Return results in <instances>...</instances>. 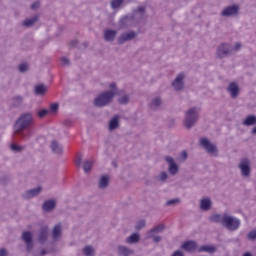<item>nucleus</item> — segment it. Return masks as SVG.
<instances>
[{"mask_svg": "<svg viewBox=\"0 0 256 256\" xmlns=\"http://www.w3.org/2000/svg\"><path fill=\"white\" fill-rule=\"evenodd\" d=\"M110 91L104 92L100 94L96 99L94 100V104L96 107H105V105H109L111 101L113 100V97L116 95H123V91L117 90V86L115 83H111L109 85Z\"/></svg>", "mask_w": 256, "mask_h": 256, "instance_id": "1", "label": "nucleus"}, {"mask_svg": "<svg viewBox=\"0 0 256 256\" xmlns=\"http://www.w3.org/2000/svg\"><path fill=\"white\" fill-rule=\"evenodd\" d=\"M31 123H33V116L29 113H26L22 115L16 122L14 126V131L16 135H22V137H25L27 133V129Z\"/></svg>", "mask_w": 256, "mask_h": 256, "instance_id": "2", "label": "nucleus"}, {"mask_svg": "<svg viewBox=\"0 0 256 256\" xmlns=\"http://www.w3.org/2000/svg\"><path fill=\"white\" fill-rule=\"evenodd\" d=\"M199 119V108H190L186 112L184 125L189 129L197 123Z\"/></svg>", "mask_w": 256, "mask_h": 256, "instance_id": "3", "label": "nucleus"}, {"mask_svg": "<svg viewBox=\"0 0 256 256\" xmlns=\"http://www.w3.org/2000/svg\"><path fill=\"white\" fill-rule=\"evenodd\" d=\"M224 227L228 228L229 231H236L241 225V221L229 214H223V224Z\"/></svg>", "mask_w": 256, "mask_h": 256, "instance_id": "4", "label": "nucleus"}, {"mask_svg": "<svg viewBox=\"0 0 256 256\" xmlns=\"http://www.w3.org/2000/svg\"><path fill=\"white\" fill-rule=\"evenodd\" d=\"M241 49V43H236L234 47H231L229 44H221L218 47L217 55L220 58L225 57V55H229V53H233V51H239Z\"/></svg>", "mask_w": 256, "mask_h": 256, "instance_id": "5", "label": "nucleus"}, {"mask_svg": "<svg viewBox=\"0 0 256 256\" xmlns=\"http://www.w3.org/2000/svg\"><path fill=\"white\" fill-rule=\"evenodd\" d=\"M200 145L210 155H217V147L214 144H211V142H209V140L207 138H201L200 139Z\"/></svg>", "mask_w": 256, "mask_h": 256, "instance_id": "6", "label": "nucleus"}, {"mask_svg": "<svg viewBox=\"0 0 256 256\" xmlns=\"http://www.w3.org/2000/svg\"><path fill=\"white\" fill-rule=\"evenodd\" d=\"M239 14V5H231L224 8L221 12L222 17H235Z\"/></svg>", "mask_w": 256, "mask_h": 256, "instance_id": "7", "label": "nucleus"}, {"mask_svg": "<svg viewBox=\"0 0 256 256\" xmlns=\"http://www.w3.org/2000/svg\"><path fill=\"white\" fill-rule=\"evenodd\" d=\"M239 169L241 170L243 177H249V174L251 173L249 160L243 159L239 164Z\"/></svg>", "mask_w": 256, "mask_h": 256, "instance_id": "8", "label": "nucleus"}, {"mask_svg": "<svg viewBox=\"0 0 256 256\" xmlns=\"http://www.w3.org/2000/svg\"><path fill=\"white\" fill-rule=\"evenodd\" d=\"M137 37V33L135 31L125 32L118 38V43L121 45L123 43H127V41H133Z\"/></svg>", "mask_w": 256, "mask_h": 256, "instance_id": "9", "label": "nucleus"}, {"mask_svg": "<svg viewBox=\"0 0 256 256\" xmlns=\"http://www.w3.org/2000/svg\"><path fill=\"white\" fill-rule=\"evenodd\" d=\"M165 161H167V163L169 164V173L171 175H177V173L179 172V166H177L175 160L170 156H166Z\"/></svg>", "mask_w": 256, "mask_h": 256, "instance_id": "10", "label": "nucleus"}, {"mask_svg": "<svg viewBox=\"0 0 256 256\" xmlns=\"http://www.w3.org/2000/svg\"><path fill=\"white\" fill-rule=\"evenodd\" d=\"M183 79H185V74L180 73L172 82V87L175 89V91H181V89H183Z\"/></svg>", "mask_w": 256, "mask_h": 256, "instance_id": "11", "label": "nucleus"}, {"mask_svg": "<svg viewBox=\"0 0 256 256\" xmlns=\"http://www.w3.org/2000/svg\"><path fill=\"white\" fill-rule=\"evenodd\" d=\"M22 239L26 243V247L28 251L33 249V234L31 232H23Z\"/></svg>", "mask_w": 256, "mask_h": 256, "instance_id": "12", "label": "nucleus"}, {"mask_svg": "<svg viewBox=\"0 0 256 256\" xmlns=\"http://www.w3.org/2000/svg\"><path fill=\"white\" fill-rule=\"evenodd\" d=\"M120 28L125 29V27H131L133 25V16H125L120 19Z\"/></svg>", "mask_w": 256, "mask_h": 256, "instance_id": "13", "label": "nucleus"}, {"mask_svg": "<svg viewBox=\"0 0 256 256\" xmlns=\"http://www.w3.org/2000/svg\"><path fill=\"white\" fill-rule=\"evenodd\" d=\"M182 249L188 251V253H193L194 251H197V243H195V241H187L182 244Z\"/></svg>", "mask_w": 256, "mask_h": 256, "instance_id": "14", "label": "nucleus"}, {"mask_svg": "<svg viewBox=\"0 0 256 256\" xmlns=\"http://www.w3.org/2000/svg\"><path fill=\"white\" fill-rule=\"evenodd\" d=\"M228 93L233 98L237 97V95H239V85L235 82H231L228 86Z\"/></svg>", "mask_w": 256, "mask_h": 256, "instance_id": "15", "label": "nucleus"}, {"mask_svg": "<svg viewBox=\"0 0 256 256\" xmlns=\"http://www.w3.org/2000/svg\"><path fill=\"white\" fill-rule=\"evenodd\" d=\"M41 191H42V188L38 186L37 188L26 191L24 194V197L25 199H31L33 197H36V195H39Z\"/></svg>", "mask_w": 256, "mask_h": 256, "instance_id": "16", "label": "nucleus"}, {"mask_svg": "<svg viewBox=\"0 0 256 256\" xmlns=\"http://www.w3.org/2000/svg\"><path fill=\"white\" fill-rule=\"evenodd\" d=\"M211 205H212L211 199L207 197L202 198L200 201V209L202 211H209V209H211Z\"/></svg>", "mask_w": 256, "mask_h": 256, "instance_id": "17", "label": "nucleus"}, {"mask_svg": "<svg viewBox=\"0 0 256 256\" xmlns=\"http://www.w3.org/2000/svg\"><path fill=\"white\" fill-rule=\"evenodd\" d=\"M53 153H56V155H60V153H63V145L59 144L57 141H52L50 145Z\"/></svg>", "mask_w": 256, "mask_h": 256, "instance_id": "18", "label": "nucleus"}, {"mask_svg": "<svg viewBox=\"0 0 256 256\" xmlns=\"http://www.w3.org/2000/svg\"><path fill=\"white\" fill-rule=\"evenodd\" d=\"M61 231H62L61 224H57L56 226H54L52 231V237L54 241H59L61 237Z\"/></svg>", "mask_w": 256, "mask_h": 256, "instance_id": "19", "label": "nucleus"}, {"mask_svg": "<svg viewBox=\"0 0 256 256\" xmlns=\"http://www.w3.org/2000/svg\"><path fill=\"white\" fill-rule=\"evenodd\" d=\"M115 37H117V31L111 30V29L105 30L104 39L106 41H113V39H115Z\"/></svg>", "mask_w": 256, "mask_h": 256, "instance_id": "20", "label": "nucleus"}, {"mask_svg": "<svg viewBox=\"0 0 256 256\" xmlns=\"http://www.w3.org/2000/svg\"><path fill=\"white\" fill-rule=\"evenodd\" d=\"M165 229L164 225H158L155 228H153L150 232L147 233V238L151 239V237H155V234L161 233Z\"/></svg>", "mask_w": 256, "mask_h": 256, "instance_id": "21", "label": "nucleus"}, {"mask_svg": "<svg viewBox=\"0 0 256 256\" xmlns=\"http://www.w3.org/2000/svg\"><path fill=\"white\" fill-rule=\"evenodd\" d=\"M48 235H49V228L48 227L41 228L38 241L40 243H43V241L47 240Z\"/></svg>", "mask_w": 256, "mask_h": 256, "instance_id": "22", "label": "nucleus"}, {"mask_svg": "<svg viewBox=\"0 0 256 256\" xmlns=\"http://www.w3.org/2000/svg\"><path fill=\"white\" fill-rule=\"evenodd\" d=\"M255 123H256V116H253V115L247 116L243 120V125H246V127H251V125H255Z\"/></svg>", "mask_w": 256, "mask_h": 256, "instance_id": "23", "label": "nucleus"}, {"mask_svg": "<svg viewBox=\"0 0 256 256\" xmlns=\"http://www.w3.org/2000/svg\"><path fill=\"white\" fill-rule=\"evenodd\" d=\"M55 205H56V202L54 200H49L43 204V209L44 211H47V212L53 211V209H55Z\"/></svg>", "mask_w": 256, "mask_h": 256, "instance_id": "24", "label": "nucleus"}, {"mask_svg": "<svg viewBox=\"0 0 256 256\" xmlns=\"http://www.w3.org/2000/svg\"><path fill=\"white\" fill-rule=\"evenodd\" d=\"M119 127V116H115L110 120L109 123V129L110 131H113Z\"/></svg>", "mask_w": 256, "mask_h": 256, "instance_id": "25", "label": "nucleus"}, {"mask_svg": "<svg viewBox=\"0 0 256 256\" xmlns=\"http://www.w3.org/2000/svg\"><path fill=\"white\" fill-rule=\"evenodd\" d=\"M109 185V176L103 175L100 177L99 181V188L100 189H105Z\"/></svg>", "mask_w": 256, "mask_h": 256, "instance_id": "26", "label": "nucleus"}, {"mask_svg": "<svg viewBox=\"0 0 256 256\" xmlns=\"http://www.w3.org/2000/svg\"><path fill=\"white\" fill-rule=\"evenodd\" d=\"M118 253H119L120 256L133 255V251L128 249L127 247H124V246H119Z\"/></svg>", "mask_w": 256, "mask_h": 256, "instance_id": "27", "label": "nucleus"}, {"mask_svg": "<svg viewBox=\"0 0 256 256\" xmlns=\"http://www.w3.org/2000/svg\"><path fill=\"white\" fill-rule=\"evenodd\" d=\"M35 93L36 95H45L47 93V86L43 84H39L35 87Z\"/></svg>", "mask_w": 256, "mask_h": 256, "instance_id": "28", "label": "nucleus"}, {"mask_svg": "<svg viewBox=\"0 0 256 256\" xmlns=\"http://www.w3.org/2000/svg\"><path fill=\"white\" fill-rule=\"evenodd\" d=\"M139 239H140L139 234L134 233L126 239V243H129V244L137 243Z\"/></svg>", "mask_w": 256, "mask_h": 256, "instance_id": "29", "label": "nucleus"}, {"mask_svg": "<svg viewBox=\"0 0 256 256\" xmlns=\"http://www.w3.org/2000/svg\"><path fill=\"white\" fill-rule=\"evenodd\" d=\"M210 221H212L213 223H222L223 225V215L214 214L210 217Z\"/></svg>", "mask_w": 256, "mask_h": 256, "instance_id": "30", "label": "nucleus"}, {"mask_svg": "<svg viewBox=\"0 0 256 256\" xmlns=\"http://www.w3.org/2000/svg\"><path fill=\"white\" fill-rule=\"evenodd\" d=\"M48 111L50 115H57V111H59V104L58 103L50 104V108Z\"/></svg>", "mask_w": 256, "mask_h": 256, "instance_id": "31", "label": "nucleus"}, {"mask_svg": "<svg viewBox=\"0 0 256 256\" xmlns=\"http://www.w3.org/2000/svg\"><path fill=\"white\" fill-rule=\"evenodd\" d=\"M125 0H112L111 7L112 9H119L123 5Z\"/></svg>", "mask_w": 256, "mask_h": 256, "instance_id": "32", "label": "nucleus"}, {"mask_svg": "<svg viewBox=\"0 0 256 256\" xmlns=\"http://www.w3.org/2000/svg\"><path fill=\"white\" fill-rule=\"evenodd\" d=\"M37 21V16H35L34 18H30L27 19L23 22V26L24 27H31L32 25L35 24V22Z\"/></svg>", "mask_w": 256, "mask_h": 256, "instance_id": "33", "label": "nucleus"}, {"mask_svg": "<svg viewBox=\"0 0 256 256\" xmlns=\"http://www.w3.org/2000/svg\"><path fill=\"white\" fill-rule=\"evenodd\" d=\"M199 251H206L207 253L215 252V246L205 245L199 248Z\"/></svg>", "mask_w": 256, "mask_h": 256, "instance_id": "34", "label": "nucleus"}, {"mask_svg": "<svg viewBox=\"0 0 256 256\" xmlns=\"http://www.w3.org/2000/svg\"><path fill=\"white\" fill-rule=\"evenodd\" d=\"M92 167H93V161L87 160L84 163V171H85V173H89V171H91Z\"/></svg>", "mask_w": 256, "mask_h": 256, "instance_id": "35", "label": "nucleus"}, {"mask_svg": "<svg viewBox=\"0 0 256 256\" xmlns=\"http://www.w3.org/2000/svg\"><path fill=\"white\" fill-rule=\"evenodd\" d=\"M37 115L38 117H40V119H43V117H47V115H51V114L47 109H41L38 111Z\"/></svg>", "mask_w": 256, "mask_h": 256, "instance_id": "36", "label": "nucleus"}, {"mask_svg": "<svg viewBox=\"0 0 256 256\" xmlns=\"http://www.w3.org/2000/svg\"><path fill=\"white\" fill-rule=\"evenodd\" d=\"M93 253H95V250L93 249V247H91V246H86V247L84 248V254H85L86 256H91V255H93Z\"/></svg>", "mask_w": 256, "mask_h": 256, "instance_id": "37", "label": "nucleus"}, {"mask_svg": "<svg viewBox=\"0 0 256 256\" xmlns=\"http://www.w3.org/2000/svg\"><path fill=\"white\" fill-rule=\"evenodd\" d=\"M159 105H161V99L160 98H155L151 103L152 109H155V107H159Z\"/></svg>", "mask_w": 256, "mask_h": 256, "instance_id": "38", "label": "nucleus"}, {"mask_svg": "<svg viewBox=\"0 0 256 256\" xmlns=\"http://www.w3.org/2000/svg\"><path fill=\"white\" fill-rule=\"evenodd\" d=\"M27 69H29V65L26 63H22L19 65V71L20 73H25V71H27Z\"/></svg>", "mask_w": 256, "mask_h": 256, "instance_id": "39", "label": "nucleus"}, {"mask_svg": "<svg viewBox=\"0 0 256 256\" xmlns=\"http://www.w3.org/2000/svg\"><path fill=\"white\" fill-rule=\"evenodd\" d=\"M119 103H121V105H125L126 103H129V96L124 95L121 98H119Z\"/></svg>", "mask_w": 256, "mask_h": 256, "instance_id": "40", "label": "nucleus"}, {"mask_svg": "<svg viewBox=\"0 0 256 256\" xmlns=\"http://www.w3.org/2000/svg\"><path fill=\"white\" fill-rule=\"evenodd\" d=\"M12 151H15V153H19L23 149V147L17 145V144H11Z\"/></svg>", "mask_w": 256, "mask_h": 256, "instance_id": "41", "label": "nucleus"}, {"mask_svg": "<svg viewBox=\"0 0 256 256\" xmlns=\"http://www.w3.org/2000/svg\"><path fill=\"white\" fill-rule=\"evenodd\" d=\"M177 203H179V199L174 198V199H172V200H168V201L166 202V205H177Z\"/></svg>", "mask_w": 256, "mask_h": 256, "instance_id": "42", "label": "nucleus"}, {"mask_svg": "<svg viewBox=\"0 0 256 256\" xmlns=\"http://www.w3.org/2000/svg\"><path fill=\"white\" fill-rule=\"evenodd\" d=\"M143 227H145V220H140V221L136 224V229H143Z\"/></svg>", "mask_w": 256, "mask_h": 256, "instance_id": "43", "label": "nucleus"}, {"mask_svg": "<svg viewBox=\"0 0 256 256\" xmlns=\"http://www.w3.org/2000/svg\"><path fill=\"white\" fill-rule=\"evenodd\" d=\"M248 239H251L252 241L253 239H256V229L249 232Z\"/></svg>", "mask_w": 256, "mask_h": 256, "instance_id": "44", "label": "nucleus"}, {"mask_svg": "<svg viewBox=\"0 0 256 256\" xmlns=\"http://www.w3.org/2000/svg\"><path fill=\"white\" fill-rule=\"evenodd\" d=\"M159 179H160V181H165V179H167V172H162L159 175Z\"/></svg>", "mask_w": 256, "mask_h": 256, "instance_id": "45", "label": "nucleus"}, {"mask_svg": "<svg viewBox=\"0 0 256 256\" xmlns=\"http://www.w3.org/2000/svg\"><path fill=\"white\" fill-rule=\"evenodd\" d=\"M180 159H181V161H185V159H187V152L186 151H183L180 154Z\"/></svg>", "mask_w": 256, "mask_h": 256, "instance_id": "46", "label": "nucleus"}, {"mask_svg": "<svg viewBox=\"0 0 256 256\" xmlns=\"http://www.w3.org/2000/svg\"><path fill=\"white\" fill-rule=\"evenodd\" d=\"M61 63H62V65H69V59H67L66 57H63L61 59Z\"/></svg>", "mask_w": 256, "mask_h": 256, "instance_id": "47", "label": "nucleus"}, {"mask_svg": "<svg viewBox=\"0 0 256 256\" xmlns=\"http://www.w3.org/2000/svg\"><path fill=\"white\" fill-rule=\"evenodd\" d=\"M81 160H82L81 156H78V157L76 158V165H77L78 167H80V165H81Z\"/></svg>", "mask_w": 256, "mask_h": 256, "instance_id": "48", "label": "nucleus"}, {"mask_svg": "<svg viewBox=\"0 0 256 256\" xmlns=\"http://www.w3.org/2000/svg\"><path fill=\"white\" fill-rule=\"evenodd\" d=\"M7 255H8L7 250L5 249L0 250V256H7Z\"/></svg>", "mask_w": 256, "mask_h": 256, "instance_id": "49", "label": "nucleus"}, {"mask_svg": "<svg viewBox=\"0 0 256 256\" xmlns=\"http://www.w3.org/2000/svg\"><path fill=\"white\" fill-rule=\"evenodd\" d=\"M172 256H183V252L177 250L176 252L173 253Z\"/></svg>", "mask_w": 256, "mask_h": 256, "instance_id": "50", "label": "nucleus"}, {"mask_svg": "<svg viewBox=\"0 0 256 256\" xmlns=\"http://www.w3.org/2000/svg\"><path fill=\"white\" fill-rule=\"evenodd\" d=\"M32 9H38L39 8V2H35L31 6Z\"/></svg>", "mask_w": 256, "mask_h": 256, "instance_id": "51", "label": "nucleus"}, {"mask_svg": "<svg viewBox=\"0 0 256 256\" xmlns=\"http://www.w3.org/2000/svg\"><path fill=\"white\" fill-rule=\"evenodd\" d=\"M154 241H155V243H159L161 241V237L154 236Z\"/></svg>", "mask_w": 256, "mask_h": 256, "instance_id": "52", "label": "nucleus"}, {"mask_svg": "<svg viewBox=\"0 0 256 256\" xmlns=\"http://www.w3.org/2000/svg\"><path fill=\"white\" fill-rule=\"evenodd\" d=\"M22 100H23L22 97H20V96H17V97H16V101H22Z\"/></svg>", "mask_w": 256, "mask_h": 256, "instance_id": "53", "label": "nucleus"}, {"mask_svg": "<svg viewBox=\"0 0 256 256\" xmlns=\"http://www.w3.org/2000/svg\"><path fill=\"white\" fill-rule=\"evenodd\" d=\"M253 135H256V126L252 129Z\"/></svg>", "mask_w": 256, "mask_h": 256, "instance_id": "54", "label": "nucleus"}, {"mask_svg": "<svg viewBox=\"0 0 256 256\" xmlns=\"http://www.w3.org/2000/svg\"><path fill=\"white\" fill-rule=\"evenodd\" d=\"M243 256H252L251 253L246 252Z\"/></svg>", "mask_w": 256, "mask_h": 256, "instance_id": "55", "label": "nucleus"}, {"mask_svg": "<svg viewBox=\"0 0 256 256\" xmlns=\"http://www.w3.org/2000/svg\"><path fill=\"white\" fill-rule=\"evenodd\" d=\"M139 12H140V13H143V7H140V8H139Z\"/></svg>", "mask_w": 256, "mask_h": 256, "instance_id": "56", "label": "nucleus"}, {"mask_svg": "<svg viewBox=\"0 0 256 256\" xmlns=\"http://www.w3.org/2000/svg\"><path fill=\"white\" fill-rule=\"evenodd\" d=\"M46 253H47V252H45V251H42V253H41V254H42V255H45Z\"/></svg>", "mask_w": 256, "mask_h": 256, "instance_id": "57", "label": "nucleus"}]
</instances>
